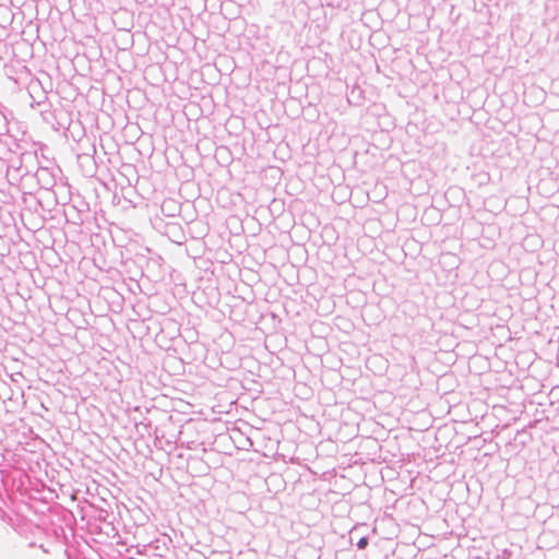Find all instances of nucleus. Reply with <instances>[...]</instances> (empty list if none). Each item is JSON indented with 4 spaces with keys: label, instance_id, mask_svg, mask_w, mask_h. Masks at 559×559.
Here are the masks:
<instances>
[{
    "label": "nucleus",
    "instance_id": "1",
    "mask_svg": "<svg viewBox=\"0 0 559 559\" xmlns=\"http://www.w3.org/2000/svg\"><path fill=\"white\" fill-rule=\"evenodd\" d=\"M491 411H492V416H495L496 418H498L499 423L496 424V427L498 428L499 426H502V427H506L509 425V423L513 419V414L510 413L507 407L502 404H498V403H495V404H491Z\"/></svg>",
    "mask_w": 559,
    "mask_h": 559
},
{
    "label": "nucleus",
    "instance_id": "2",
    "mask_svg": "<svg viewBox=\"0 0 559 559\" xmlns=\"http://www.w3.org/2000/svg\"><path fill=\"white\" fill-rule=\"evenodd\" d=\"M368 545V538L367 537H361L359 538V540L357 542V547L359 549H365Z\"/></svg>",
    "mask_w": 559,
    "mask_h": 559
},
{
    "label": "nucleus",
    "instance_id": "3",
    "mask_svg": "<svg viewBox=\"0 0 559 559\" xmlns=\"http://www.w3.org/2000/svg\"><path fill=\"white\" fill-rule=\"evenodd\" d=\"M496 373L498 374V377L495 379V381H501L502 378L506 376L503 372L500 373V372L497 371Z\"/></svg>",
    "mask_w": 559,
    "mask_h": 559
}]
</instances>
